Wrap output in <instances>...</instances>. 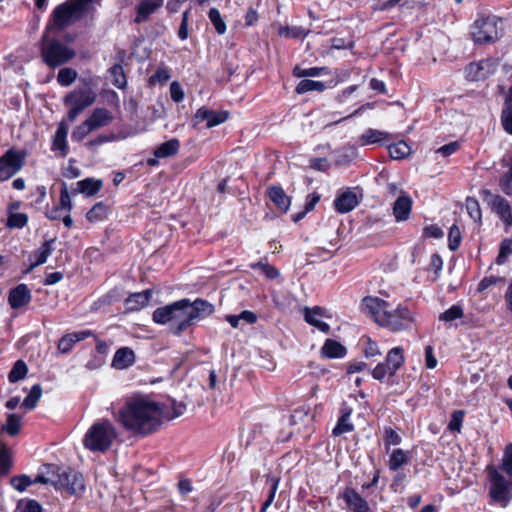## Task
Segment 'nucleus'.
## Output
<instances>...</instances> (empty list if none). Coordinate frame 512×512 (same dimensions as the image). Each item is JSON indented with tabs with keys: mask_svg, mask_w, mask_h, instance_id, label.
<instances>
[{
	"mask_svg": "<svg viewBox=\"0 0 512 512\" xmlns=\"http://www.w3.org/2000/svg\"><path fill=\"white\" fill-rule=\"evenodd\" d=\"M227 119V111H215L206 107H201L196 111L192 122L194 126H197L205 121L206 127L212 128L224 123Z\"/></svg>",
	"mask_w": 512,
	"mask_h": 512,
	"instance_id": "4468645a",
	"label": "nucleus"
},
{
	"mask_svg": "<svg viewBox=\"0 0 512 512\" xmlns=\"http://www.w3.org/2000/svg\"><path fill=\"white\" fill-rule=\"evenodd\" d=\"M109 207L104 202H97L86 214L89 222L95 223L107 218Z\"/></svg>",
	"mask_w": 512,
	"mask_h": 512,
	"instance_id": "4c0bfd02",
	"label": "nucleus"
},
{
	"mask_svg": "<svg viewBox=\"0 0 512 512\" xmlns=\"http://www.w3.org/2000/svg\"><path fill=\"white\" fill-rule=\"evenodd\" d=\"M26 156L25 150L8 149L0 157V181H6L19 172L25 165Z\"/></svg>",
	"mask_w": 512,
	"mask_h": 512,
	"instance_id": "1a4fd4ad",
	"label": "nucleus"
},
{
	"mask_svg": "<svg viewBox=\"0 0 512 512\" xmlns=\"http://www.w3.org/2000/svg\"><path fill=\"white\" fill-rule=\"evenodd\" d=\"M465 412L463 410H456L452 413L451 419L448 424V429L452 432H461Z\"/></svg>",
	"mask_w": 512,
	"mask_h": 512,
	"instance_id": "774afa93",
	"label": "nucleus"
},
{
	"mask_svg": "<svg viewBox=\"0 0 512 512\" xmlns=\"http://www.w3.org/2000/svg\"><path fill=\"white\" fill-rule=\"evenodd\" d=\"M388 150L391 158L395 160L404 159L411 154L410 146L404 141L390 145Z\"/></svg>",
	"mask_w": 512,
	"mask_h": 512,
	"instance_id": "a18cd8bd",
	"label": "nucleus"
},
{
	"mask_svg": "<svg viewBox=\"0 0 512 512\" xmlns=\"http://www.w3.org/2000/svg\"><path fill=\"white\" fill-rule=\"evenodd\" d=\"M391 140L390 134L385 131L369 128L360 136L359 142L362 146L378 144L384 145Z\"/></svg>",
	"mask_w": 512,
	"mask_h": 512,
	"instance_id": "a878e982",
	"label": "nucleus"
},
{
	"mask_svg": "<svg viewBox=\"0 0 512 512\" xmlns=\"http://www.w3.org/2000/svg\"><path fill=\"white\" fill-rule=\"evenodd\" d=\"M340 412L341 416L339 417L337 424L332 430L333 436H340L354 430V424L350 420L352 409L348 406H343Z\"/></svg>",
	"mask_w": 512,
	"mask_h": 512,
	"instance_id": "cd10ccee",
	"label": "nucleus"
},
{
	"mask_svg": "<svg viewBox=\"0 0 512 512\" xmlns=\"http://www.w3.org/2000/svg\"><path fill=\"white\" fill-rule=\"evenodd\" d=\"M48 34L45 30L39 41L41 60L47 67L56 69L75 58L76 51L73 48Z\"/></svg>",
	"mask_w": 512,
	"mask_h": 512,
	"instance_id": "39448f33",
	"label": "nucleus"
},
{
	"mask_svg": "<svg viewBox=\"0 0 512 512\" xmlns=\"http://www.w3.org/2000/svg\"><path fill=\"white\" fill-rule=\"evenodd\" d=\"M28 373V366L26 362L22 359L17 360L10 372L8 373V381L12 384L17 383L20 380H23Z\"/></svg>",
	"mask_w": 512,
	"mask_h": 512,
	"instance_id": "58836bf2",
	"label": "nucleus"
},
{
	"mask_svg": "<svg viewBox=\"0 0 512 512\" xmlns=\"http://www.w3.org/2000/svg\"><path fill=\"white\" fill-rule=\"evenodd\" d=\"M463 317V309L459 305H452L439 316L440 321L452 322Z\"/></svg>",
	"mask_w": 512,
	"mask_h": 512,
	"instance_id": "69168bd1",
	"label": "nucleus"
},
{
	"mask_svg": "<svg viewBox=\"0 0 512 512\" xmlns=\"http://www.w3.org/2000/svg\"><path fill=\"white\" fill-rule=\"evenodd\" d=\"M483 195L484 201L505 223L506 227H512V208L509 202L502 196L493 194L488 190H484Z\"/></svg>",
	"mask_w": 512,
	"mask_h": 512,
	"instance_id": "9b49d317",
	"label": "nucleus"
},
{
	"mask_svg": "<svg viewBox=\"0 0 512 512\" xmlns=\"http://www.w3.org/2000/svg\"><path fill=\"white\" fill-rule=\"evenodd\" d=\"M29 217L26 213L7 214L6 227L8 229H22L28 223Z\"/></svg>",
	"mask_w": 512,
	"mask_h": 512,
	"instance_id": "49530a36",
	"label": "nucleus"
},
{
	"mask_svg": "<svg viewBox=\"0 0 512 512\" xmlns=\"http://www.w3.org/2000/svg\"><path fill=\"white\" fill-rule=\"evenodd\" d=\"M512 255V239L505 238L499 248V254L497 256L496 262L499 265H502L505 263V261L508 259L509 256Z\"/></svg>",
	"mask_w": 512,
	"mask_h": 512,
	"instance_id": "052dcab7",
	"label": "nucleus"
},
{
	"mask_svg": "<svg viewBox=\"0 0 512 512\" xmlns=\"http://www.w3.org/2000/svg\"><path fill=\"white\" fill-rule=\"evenodd\" d=\"M110 73L113 76V84L118 88H124L127 84V78L121 65H114L110 68Z\"/></svg>",
	"mask_w": 512,
	"mask_h": 512,
	"instance_id": "e2e57ef3",
	"label": "nucleus"
},
{
	"mask_svg": "<svg viewBox=\"0 0 512 512\" xmlns=\"http://www.w3.org/2000/svg\"><path fill=\"white\" fill-rule=\"evenodd\" d=\"M489 496L491 499L506 507L512 499V490L510 482L501 475L495 468H489Z\"/></svg>",
	"mask_w": 512,
	"mask_h": 512,
	"instance_id": "6e6552de",
	"label": "nucleus"
},
{
	"mask_svg": "<svg viewBox=\"0 0 512 512\" xmlns=\"http://www.w3.org/2000/svg\"><path fill=\"white\" fill-rule=\"evenodd\" d=\"M21 420L22 417L18 414L11 413L7 415L5 425L3 426V430L9 436H16L19 434L21 430Z\"/></svg>",
	"mask_w": 512,
	"mask_h": 512,
	"instance_id": "c03bdc74",
	"label": "nucleus"
},
{
	"mask_svg": "<svg viewBox=\"0 0 512 512\" xmlns=\"http://www.w3.org/2000/svg\"><path fill=\"white\" fill-rule=\"evenodd\" d=\"M361 308L364 313L373 317L375 322L382 326V319L388 313L389 304L378 297L367 296L362 300Z\"/></svg>",
	"mask_w": 512,
	"mask_h": 512,
	"instance_id": "ddd939ff",
	"label": "nucleus"
},
{
	"mask_svg": "<svg viewBox=\"0 0 512 512\" xmlns=\"http://www.w3.org/2000/svg\"><path fill=\"white\" fill-rule=\"evenodd\" d=\"M78 73L75 69L70 67H65L59 70L57 75V82L59 85L63 87L70 86L76 79Z\"/></svg>",
	"mask_w": 512,
	"mask_h": 512,
	"instance_id": "09e8293b",
	"label": "nucleus"
},
{
	"mask_svg": "<svg viewBox=\"0 0 512 512\" xmlns=\"http://www.w3.org/2000/svg\"><path fill=\"white\" fill-rule=\"evenodd\" d=\"M68 131L69 128L67 122L65 120H61L58 123L51 143V150L53 152H58L59 156L63 158L69 154V146L67 141Z\"/></svg>",
	"mask_w": 512,
	"mask_h": 512,
	"instance_id": "6ab92c4d",
	"label": "nucleus"
},
{
	"mask_svg": "<svg viewBox=\"0 0 512 512\" xmlns=\"http://www.w3.org/2000/svg\"><path fill=\"white\" fill-rule=\"evenodd\" d=\"M358 205V199L354 192L346 191L334 200L335 209L340 213H347Z\"/></svg>",
	"mask_w": 512,
	"mask_h": 512,
	"instance_id": "c756f323",
	"label": "nucleus"
},
{
	"mask_svg": "<svg viewBox=\"0 0 512 512\" xmlns=\"http://www.w3.org/2000/svg\"><path fill=\"white\" fill-rule=\"evenodd\" d=\"M330 317L331 315L328 313V311L319 306H315L313 308L306 307L304 310L305 321L324 333H329L330 326L324 322L323 319Z\"/></svg>",
	"mask_w": 512,
	"mask_h": 512,
	"instance_id": "aec40b11",
	"label": "nucleus"
},
{
	"mask_svg": "<svg viewBox=\"0 0 512 512\" xmlns=\"http://www.w3.org/2000/svg\"><path fill=\"white\" fill-rule=\"evenodd\" d=\"M385 362L388 364L392 372H397L398 369L404 364V349L402 347H394L386 355Z\"/></svg>",
	"mask_w": 512,
	"mask_h": 512,
	"instance_id": "72a5a7b5",
	"label": "nucleus"
},
{
	"mask_svg": "<svg viewBox=\"0 0 512 512\" xmlns=\"http://www.w3.org/2000/svg\"><path fill=\"white\" fill-rule=\"evenodd\" d=\"M163 5L164 0H137L134 22L137 24L147 22Z\"/></svg>",
	"mask_w": 512,
	"mask_h": 512,
	"instance_id": "dca6fc26",
	"label": "nucleus"
},
{
	"mask_svg": "<svg viewBox=\"0 0 512 512\" xmlns=\"http://www.w3.org/2000/svg\"><path fill=\"white\" fill-rule=\"evenodd\" d=\"M501 20L494 16H481L475 20L471 36L477 44H489L495 42L501 35Z\"/></svg>",
	"mask_w": 512,
	"mask_h": 512,
	"instance_id": "0eeeda50",
	"label": "nucleus"
},
{
	"mask_svg": "<svg viewBox=\"0 0 512 512\" xmlns=\"http://www.w3.org/2000/svg\"><path fill=\"white\" fill-rule=\"evenodd\" d=\"M112 409L115 420L120 423L123 428L128 429V399H125L124 403L118 409L114 406Z\"/></svg>",
	"mask_w": 512,
	"mask_h": 512,
	"instance_id": "4d7b16f0",
	"label": "nucleus"
},
{
	"mask_svg": "<svg viewBox=\"0 0 512 512\" xmlns=\"http://www.w3.org/2000/svg\"><path fill=\"white\" fill-rule=\"evenodd\" d=\"M327 73L328 72L326 67H311L303 69L297 66L293 70V75L298 78L317 77L321 75H326Z\"/></svg>",
	"mask_w": 512,
	"mask_h": 512,
	"instance_id": "3c124183",
	"label": "nucleus"
},
{
	"mask_svg": "<svg viewBox=\"0 0 512 512\" xmlns=\"http://www.w3.org/2000/svg\"><path fill=\"white\" fill-rule=\"evenodd\" d=\"M92 131L93 128L88 121L85 120L73 130L71 138L73 141L81 142Z\"/></svg>",
	"mask_w": 512,
	"mask_h": 512,
	"instance_id": "338daca9",
	"label": "nucleus"
},
{
	"mask_svg": "<svg viewBox=\"0 0 512 512\" xmlns=\"http://www.w3.org/2000/svg\"><path fill=\"white\" fill-rule=\"evenodd\" d=\"M163 417V406L148 396L135 395L130 399V433L141 436L153 433Z\"/></svg>",
	"mask_w": 512,
	"mask_h": 512,
	"instance_id": "f03ea898",
	"label": "nucleus"
},
{
	"mask_svg": "<svg viewBox=\"0 0 512 512\" xmlns=\"http://www.w3.org/2000/svg\"><path fill=\"white\" fill-rule=\"evenodd\" d=\"M13 467L11 451L6 446L0 449V477L10 473Z\"/></svg>",
	"mask_w": 512,
	"mask_h": 512,
	"instance_id": "de8ad7c7",
	"label": "nucleus"
},
{
	"mask_svg": "<svg viewBox=\"0 0 512 512\" xmlns=\"http://www.w3.org/2000/svg\"><path fill=\"white\" fill-rule=\"evenodd\" d=\"M384 446L388 452L391 446L400 445L402 442L401 436L391 427L384 428Z\"/></svg>",
	"mask_w": 512,
	"mask_h": 512,
	"instance_id": "6e6d98bb",
	"label": "nucleus"
},
{
	"mask_svg": "<svg viewBox=\"0 0 512 512\" xmlns=\"http://www.w3.org/2000/svg\"><path fill=\"white\" fill-rule=\"evenodd\" d=\"M180 148V142L176 138H172L160 144L154 151L156 158H167L177 154Z\"/></svg>",
	"mask_w": 512,
	"mask_h": 512,
	"instance_id": "473e14b6",
	"label": "nucleus"
},
{
	"mask_svg": "<svg viewBox=\"0 0 512 512\" xmlns=\"http://www.w3.org/2000/svg\"><path fill=\"white\" fill-rule=\"evenodd\" d=\"M93 0H66L57 5L46 25V33H50L54 29L62 31L71 24L82 19L88 12L89 6Z\"/></svg>",
	"mask_w": 512,
	"mask_h": 512,
	"instance_id": "7ed1b4c3",
	"label": "nucleus"
},
{
	"mask_svg": "<svg viewBox=\"0 0 512 512\" xmlns=\"http://www.w3.org/2000/svg\"><path fill=\"white\" fill-rule=\"evenodd\" d=\"M268 196L273 204L279 209L281 212L285 213L288 211L291 201L290 198L286 195L283 188L280 186H272L268 190Z\"/></svg>",
	"mask_w": 512,
	"mask_h": 512,
	"instance_id": "7c9ffc66",
	"label": "nucleus"
},
{
	"mask_svg": "<svg viewBox=\"0 0 512 512\" xmlns=\"http://www.w3.org/2000/svg\"><path fill=\"white\" fill-rule=\"evenodd\" d=\"M47 475L55 477L53 486L56 490L69 496H81L85 491L83 475L71 467H60L57 464H44Z\"/></svg>",
	"mask_w": 512,
	"mask_h": 512,
	"instance_id": "20e7f679",
	"label": "nucleus"
},
{
	"mask_svg": "<svg viewBox=\"0 0 512 512\" xmlns=\"http://www.w3.org/2000/svg\"><path fill=\"white\" fill-rule=\"evenodd\" d=\"M461 232L457 225H452L448 233V247L451 251H455L459 248L461 243Z\"/></svg>",
	"mask_w": 512,
	"mask_h": 512,
	"instance_id": "0e129e2a",
	"label": "nucleus"
},
{
	"mask_svg": "<svg viewBox=\"0 0 512 512\" xmlns=\"http://www.w3.org/2000/svg\"><path fill=\"white\" fill-rule=\"evenodd\" d=\"M214 306L208 301L196 299H181L164 307L157 308L153 312V321L157 324H169L174 335H180L195 320L209 316L213 313Z\"/></svg>",
	"mask_w": 512,
	"mask_h": 512,
	"instance_id": "f257e3e1",
	"label": "nucleus"
},
{
	"mask_svg": "<svg viewBox=\"0 0 512 512\" xmlns=\"http://www.w3.org/2000/svg\"><path fill=\"white\" fill-rule=\"evenodd\" d=\"M125 292L123 289L115 287L108 291L106 294L98 298L97 301L93 304L94 310L105 309L106 307L112 306L115 303L124 301V303H128V298H124Z\"/></svg>",
	"mask_w": 512,
	"mask_h": 512,
	"instance_id": "b1692460",
	"label": "nucleus"
},
{
	"mask_svg": "<svg viewBox=\"0 0 512 512\" xmlns=\"http://www.w3.org/2000/svg\"><path fill=\"white\" fill-rule=\"evenodd\" d=\"M73 204L71 201V194L68 190L67 184L62 182L60 189L59 202L50 209H47L45 216L50 220H60L65 212H71Z\"/></svg>",
	"mask_w": 512,
	"mask_h": 512,
	"instance_id": "2eb2a0df",
	"label": "nucleus"
},
{
	"mask_svg": "<svg viewBox=\"0 0 512 512\" xmlns=\"http://www.w3.org/2000/svg\"><path fill=\"white\" fill-rule=\"evenodd\" d=\"M280 479L274 475L267 476V483L269 484V492L266 500L263 502L260 512H266L267 509L271 506L275 499L276 492L279 487Z\"/></svg>",
	"mask_w": 512,
	"mask_h": 512,
	"instance_id": "a19ab883",
	"label": "nucleus"
},
{
	"mask_svg": "<svg viewBox=\"0 0 512 512\" xmlns=\"http://www.w3.org/2000/svg\"><path fill=\"white\" fill-rule=\"evenodd\" d=\"M307 34H308V31H306L304 28L298 27V26H292V27L281 26L278 29V35L280 37H285V38H304L307 36Z\"/></svg>",
	"mask_w": 512,
	"mask_h": 512,
	"instance_id": "8fccbe9b",
	"label": "nucleus"
},
{
	"mask_svg": "<svg viewBox=\"0 0 512 512\" xmlns=\"http://www.w3.org/2000/svg\"><path fill=\"white\" fill-rule=\"evenodd\" d=\"M280 479L274 475L267 476V483L269 484V492L266 500L263 502L260 512H266L267 509L271 506L275 499L276 492L279 487Z\"/></svg>",
	"mask_w": 512,
	"mask_h": 512,
	"instance_id": "79ce46f5",
	"label": "nucleus"
},
{
	"mask_svg": "<svg viewBox=\"0 0 512 512\" xmlns=\"http://www.w3.org/2000/svg\"><path fill=\"white\" fill-rule=\"evenodd\" d=\"M501 123L503 129L510 135H512V89L509 90V94L505 101V106L501 114Z\"/></svg>",
	"mask_w": 512,
	"mask_h": 512,
	"instance_id": "e433bc0d",
	"label": "nucleus"
},
{
	"mask_svg": "<svg viewBox=\"0 0 512 512\" xmlns=\"http://www.w3.org/2000/svg\"><path fill=\"white\" fill-rule=\"evenodd\" d=\"M112 366L116 369L128 367V347L118 349L113 357Z\"/></svg>",
	"mask_w": 512,
	"mask_h": 512,
	"instance_id": "13d9d810",
	"label": "nucleus"
},
{
	"mask_svg": "<svg viewBox=\"0 0 512 512\" xmlns=\"http://www.w3.org/2000/svg\"><path fill=\"white\" fill-rule=\"evenodd\" d=\"M413 322L414 313L406 306L399 305L394 310L388 308V313L382 319V327L392 332H398L410 328Z\"/></svg>",
	"mask_w": 512,
	"mask_h": 512,
	"instance_id": "9d476101",
	"label": "nucleus"
},
{
	"mask_svg": "<svg viewBox=\"0 0 512 512\" xmlns=\"http://www.w3.org/2000/svg\"><path fill=\"white\" fill-rule=\"evenodd\" d=\"M32 300V293L29 287L20 283L9 291L8 303L12 309H20L28 305Z\"/></svg>",
	"mask_w": 512,
	"mask_h": 512,
	"instance_id": "4be33fe9",
	"label": "nucleus"
},
{
	"mask_svg": "<svg viewBox=\"0 0 512 512\" xmlns=\"http://www.w3.org/2000/svg\"><path fill=\"white\" fill-rule=\"evenodd\" d=\"M497 66V61L492 58L471 63L465 70L466 77L471 81L484 80L496 71Z\"/></svg>",
	"mask_w": 512,
	"mask_h": 512,
	"instance_id": "f8f14e48",
	"label": "nucleus"
},
{
	"mask_svg": "<svg viewBox=\"0 0 512 512\" xmlns=\"http://www.w3.org/2000/svg\"><path fill=\"white\" fill-rule=\"evenodd\" d=\"M326 89V85L322 81L303 79L296 86L297 94H304L311 91L323 92Z\"/></svg>",
	"mask_w": 512,
	"mask_h": 512,
	"instance_id": "ea45409f",
	"label": "nucleus"
},
{
	"mask_svg": "<svg viewBox=\"0 0 512 512\" xmlns=\"http://www.w3.org/2000/svg\"><path fill=\"white\" fill-rule=\"evenodd\" d=\"M347 354V349L341 343L333 339H326L322 348L321 355L327 359L343 358Z\"/></svg>",
	"mask_w": 512,
	"mask_h": 512,
	"instance_id": "c85d7f7f",
	"label": "nucleus"
},
{
	"mask_svg": "<svg viewBox=\"0 0 512 512\" xmlns=\"http://www.w3.org/2000/svg\"><path fill=\"white\" fill-rule=\"evenodd\" d=\"M151 297V289H146L142 292L130 293V311L140 310L145 307Z\"/></svg>",
	"mask_w": 512,
	"mask_h": 512,
	"instance_id": "c9c22d12",
	"label": "nucleus"
},
{
	"mask_svg": "<svg viewBox=\"0 0 512 512\" xmlns=\"http://www.w3.org/2000/svg\"><path fill=\"white\" fill-rule=\"evenodd\" d=\"M113 117L106 108H95L92 114L86 119L93 130L106 126L112 121Z\"/></svg>",
	"mask_w": 512,
	"mask_h": 512,
	"instance_id": "2f4dec72",
	"label": "nucleus"
},
{
	"mask_svg": "<svg viewBox=\"0 0 512 512\" xmlns=\"http://www.w3.org/2000/svg\"><path fill=\"white\" fill-rule=\"evenodd\" d=\"M55 239L45 240L41 246L34 252L35 261L30 264L28 268L23 271V274L26 275L30 273L34 268L44 264L48 257L51 255L53 251V244Z\"/></svg>",
	"mask_w": 512,
	"mask_h": 512,
	"instance_id": "393cba45",
	"label": "nucleus"
},
{
	"mask_svg": "<svg viewBox=\"0 0 512 512\" xmlns=\"http://www.w3.org/2000/svg\"><path fill=\"white\" fill-rule=\"evenodd\" d=\"M466 210L469 216L475 221V222H481L482 219V212L480 208V204L477 199L473 197H467L465 202Z\"/></svg>",
	"mask_w": 512,
	"mask_h": 512,
	"instance_id": "864d4df0",
	"label": "nucleus"
},
{
	"mask_svg": "<svg viewBox=\"0 0 512 512\" xmlns=\"http://www.w3.org/2000/svg\"><path fill=\"white\" fill-rule=\"evenodd\" d=\"M91 336H94V332L92 330H81L67 333L59 339L57 343V350L61 354H68L72 351L77 342L83 341Z\"/></svg>",
	"mask_w": 512,
	"mask_h": 512,
	"instance_id": "412c9836",
	"label": "nucleus"
},
{
	"mask_svg": "<svg viewBox=\"0 0 512 512\" xmlns=\"http://www.w3.org/2000/svg\"><path fill=\"white\" fill-rule=\"evenodd\" d=\"M10 485L18 492H24L32 485V478L27 474L14 475L10 479Z\"/></svg>",
	"mask_w": 512,
	"mask_h": 512,
	"instance_id": "5fc2aeb1",
	"label": "nucleus"
},
{
	"mask_svg": "<svg viewBox=\"0 0 512 512\" xmlns=\"http://www.w3.org/2000/svg\"><path fill=\"white\" fill-rule=\"evenodd\" d=\"M117 432L110 420L95 422L83 438V446L92 452H106L110 449Z\"/></svg>",
	"mask_w": 512,
	"mask_h": 512,
	"instance_id": "423d86ee",
	"label": "nucleus"
},
{
	"mask_svg": "<svg viewBox=\"0 0 512 512\" xmlns=\"http://www.w3.org/2000/svg\"><path fill=\"white\" fill-rule=\"evenodd\" d=\"M76 186V188L72 189L71 195H77L81 193L86 197H92L100 192L103 187V181L100 179L88 177L78 181Z\"/></svg>",
	"mask_w": 512,
	"mask_h": 512,
	"instance_id": "5701e85b",
	"label": "nucleus"
},
{
	"mask_svg": "<svg viewBox=\"0 0 512 512\" xmlns=\"http://www.w3.org/2000/svg\"><path fill=\"white\" fill-rule=\"evenodd\" d=\"M208 18L210 22L213 24L216 32L220 35L226 32V23L223 20L220 11L217 8H211L208 13Z\"/></svg>",
	"mask_w": 512,
	"mask_h": 512,
	"instance_id": "603ef678",
	"label": "nucleus"
},
{
	"mask_svg": "<svg viewBox=\"0 0 512 512\" xmlns=\"http://www.w3.org/2000/svg\"><path fill=\"white\" fill-rule=\"evenodd\" d=\"M341 497L350 512H371L369 503L355 489L345 488Z\"/></svg>",
	"mask_w": 512,
	"mask_h": 512,
	"instance_id": "a211bd4d",
	"label": "nucleus"
},
{
	"mask_svg": "<svg viewBox=\"0 0 512 512\" xmlns=\"http://www.w3.org/2000/svg\"><path fill=\"white\" fill-rule=\"evenodd\" d=\"M42 392V386L39 383L34 384L28 395L24 398L22 405L28 410L35 409L42 396Z\"/></svg>",
	"mask_w": 512,
	"mask_h": 512,
	"instance_id": "37998d69",
	"label": "nucleus"
},
{
	"mask_svg": "<svg viewBox=\"0 0 512 512\" xmlns=\"http://www.w3.org/2000/svg\"><path fill=\"white\" fill-rule=\"evenodd\" d=\"M409 460L408 452L401 448H396L390 453L388 467L391 471H397L403 465L408 464Z\"/></svg>",
	"mask_w": 512,
	"mask_h": 512,
	"instance_id": "f704fd0d",
	"label": "nucleus"
},
{
	"mask_svg": "<svg viewBox=\"0 0 512 512\" xmlns=\"http://www.w3.org/2000/svg\"><path fill=\"white\" fill-rule=\"evenodd\" d=\"M372 377L378 381H383L387 376L393 377L396 373L392 372L386 362L379 363L371 371Z\"/></svg>",
	"mask_w": 512,
	"mask_h": 512,
	"instance_id": "680f3d73",
	"label": "nucleus"
},
{
	"mask_svg": "<svg viewBox=\"0 0 512 512\" xmlns=\"http://www.w3.org/2000/svg\"><path fill=\"white\" fill-rule=\"evenodd\" d=\"M412 208V200L408 195L399 196L393 205V215L397 222L405 221L409 218Z\"/></svg>",
	"mask_w": 512,
	"mask_h": 512,
	"instance_id": "bb28decb",
	"label": "nucleus"
},
{
	"mask_svg": "<svg viewBox=\"0 0 512 512\" xmlns=\"http://www.w3.org/2000/svg\"><path fill=\"white\" fill-rule=\"evenodd\" d=\"M94 101V93L87 89L74 90L64 97V104L66 106H73L81 111L91 106Z\"/></svg>",
	"mask_w": 512,
	"mask_h": 512,
	"instance_id": "f3484780",
	"label": "nucleus"
},
{
	"mask_svg": "<svg viewBox=\"0 0 512 512\" xmlns=\"http://www.w3.org/2000/svg\"><path fill=\"white\" fill-rule=\"evenodd\" d=\"M17 510L21 512H43L41 504L35 499H21L17 503Z\"/></svg>",
	"mask_w": 512,
	"mask_h": 512,
	"instance_id": "bf43d9fd",
	"label": "nucleus"
}]
</instances>
